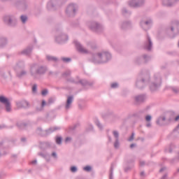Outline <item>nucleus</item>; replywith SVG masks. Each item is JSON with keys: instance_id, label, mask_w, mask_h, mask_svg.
<instances>
[{"instance_id": "1", "label": "nucleus", "mask_w": 179, "mask_h": 179, "mask_svg": "<svg viewBox=\"0 0 179 179\" xmlns=\"http://www.w3.org/2000/svg\"><path fill=\"white\" fill-rule=\"evenodd\" d=\"M0 103L5 104L6 111H10V103H9V101L6 99V97L0 96Z\"/></svg>"}, {"instance_id": "2", "label": "nucleus", "mask_w": 179, "mask_h": 179, "mask_svg": "<svg viewBox=\"0 0 179 179\" xmlns=\"http://www.w3.org/2000/svg\"><path fill=\"white\" fill-rule=\"evenodd\" d=\"M76 47H77V50H78L80 51V52H83V54L87 53V50L86 49L83 48V47H82V45H80V44L77 43Z\"/></svg>"}, {"instance_id": "3", "label": "nucleus", "mask_w": 179, "mask_h": 179, "mask_svg": "<svg viewBox=\"0 0 179 179\" xmlns=\"http://www.w3.org/2000/svg\"><path fill=\"white\" fill-rule=\"evenodd\" d=\"M102 58L103 59V62H106L108 59V58H111V55L109 53L103 52L102 53Z\"/></svg>"}, {"instance_id": "4", "label": "nucleus", "mask_w": 179, "mask_h": 179, "mask_svg": "<svg viewBox=\"0 0 179 179\" xmlns=\"http://www.w3.org/2000/svg\"><path fill=\"white\" fill-rule=\"evenodd\" d=\"M72 100H73L72 96H69L68 97L66 108H69L71 104L72 103Z\"/></svg>"}, {"instance_id": "5", "label": "nucleus", "mask_w": 179, "mask_h": 179, "mask_svg": "<svg viewBox=\"0 0 179 179\" xmlns=\"http://www.w3.org/2000/svg\"><path fill=\"white\" fill-rule=\"evenodd\" d=\"M21 104H22V107H24V108H26V107L29 106V103L27 101H22L21 103Z\"/></svg>"}, {"instance_id": "6", "label": "nucleus", "mask_w": 179, "mask_h": 179, "mask_svg": "<svg viewBox=\"0 0 179 179\" xmlns=\"http://www.w3.org/2000/svg\"><path fill=\"white\" fill-rule=\"evenodd\" d=\"M61 142H62V138H61V137L56 138V143L58 145H60Z\"/></svg>"}, {"instance_id": "7", "label": "nucleus", "mask_w": 179, "mask_h": 179, "mask_svg": "<svg viewBox=\"0 0 179 179\" xmlns=\"http://www.w3.org/2000/svg\"><path fill=\"white\" fill-rule=\"evenodd\" d=\"M21 20H22V23H24L27 20V17L22 15Z\"/></svg>"}, {"instance_id": "8", "label": "nucleus", "mask_w": 179, "mask_h": 179, "mask_svg": "<svg viewBox=\"0 0 179 179\" xmlns=\"http://www.w3.org/2000/svg\"><path fill=\"white\" fill-rule=\"evenodd\" d=\"M83 169H84L85 171H90V170H92V167L87 166L84 167Z\"/></svg>"}, {"instance_id": "9", "label": "nucleus", "mask_w": 179, "mask_h": 179, "mask_svg": "<svg viewBox=\"0 0 179 179\" xmlns=\"http://www.w3.org/2000/svg\"><path fill=\"white\" fill-rule=\"evenodd\" d=\"M47 93H48V91H47V90H43L42 91V96H45V94H47Z\"/></svg>"}, {"instance_id": "10", "label": "nucleus", "mask_w": 179, "mask_h": 179, "mask_svg": "<svg viewBox=\"0 0 179 179\" xmlns=\"http://www.w3.org/2000/svg\"><path fill=\"white\" fill-rule=\"evenodd\" d=\"M77 169L76 166H72L71 168V171H72V173H75V171H76Z\"/></svg>"}, {"instance_id": "11", "label": "nucleus", "mask_w": 179, "mask_h": 179, "mask_svg": "<svg viewBox=\"0 0 179 179\" xmlns=\"http://www.w3.org/2000/svg\"><path fill=\"white\" fill-rule=\"evenodd\" d=\"M149 41V47L147 48V50H150L152 47V42L150 41V39H148Z\"/></svg>"}, {"instance_id": "12", "label": "nucleus", "mask_w": 179, "mask_h": 179, "mask_svg": "<svg viewBox=\"0 0 179 179\" xmlns=\"http://www.w3.org/2000/svg\"><path fill=\"white\" fill-rule=\"evenodd\" d=\"M145 120H146V121H150V120H152V116H150V115H147V116L145 117Z\"/></svg>"}, {"instance_id": "13", "label": "nucleus", "mask_w": 179, "mask_h": 179, "mask_svg": "<svg viewBox=\"0 0 179 179\" xmlns=\"http://www.w3.org/2000/svg\"><path fill=\"white\" fill-rule=\"evenodd\" d=\"M62 60L64 61V62H69V61H71V59L70 58H63Z\"/></svg>"}, {"instance_id": "14", "label": "nucleus", "mask_w": 179, "mask_h": 179, "mask_svg": "<svg viewBox=\"0 0 179 179\" xmlns=\"http://www.w3.org/2000/svg\"><path fill=\"white\" fill-rule=\"evenodd\" d=\"M36 90H37V86L36 85H34L33 87H32V92H36Z\"/></svg>"}, {"instance_id": "15", "label": "nucleus", "mask_w": 179, "mask_h": 179, "mask_svg": "<svg viewBox=\"0 0 179 179\" xmlns=\"http://www.w3.org/2000/svg\"><path fill=\"white\" fill-rule=\"evenodd\" d=\"M134 136H135V134H132L131 136L129 138V141H134Z\"/></svg>"}, {"instance_id": "16", "label": "nucleus", "mask_w": 179, "mask_h": 179, "mask_svg": "<svg viewBox=\"0 0 179 179\" xmlns=\"http://www.w3.org/2000/svg\"><path fill=\"white\" fill-rule=\"evenodd\" d=\"M48 58V59H52V60H53V61H55L57 59H55V57H47Z\"/></svg>"}, {"instance_id": "17", "label": "nucleus", "mask_w": 179, "mask_h": 179, "mask_svg": "<svg viewBox=\"0 0 179 179\" xmlns=\"http://www.w3.org/2000/svg\"><path fill=\"white\" fill-rule=\"evenodd\" d=\"M118 86V84H117V83H113L112 85H111V87H117Z\"/></svg>"}, {"instance_id": "18", "label": "nucleus", "mask_w": 179, "mask_h": 179, "mask_svg": "<svg viewBox=\"0 0 179 179\" xmlns=\"http://www.w3.org/2000/svg\"><path fill=\"white\" fill-rule=\"evenodd\" d=\"M113 135H114V136H115V138H118V132L113 131Z\"/></svg>"}, {"instance_id": "19", "label": "nucleus", "mask_w": 179, "mask_h": 179, "mask_svg": "<svg viewBox=\"0 0 179 179\" xmlns=\"http://www.w3.org/2000/svg\"><path fill=\"white\" fill-rule=\"evenodd\" d=\"M71 138L67 137V138H66V143H68V142H71Z\"/></svg>"}, {"instance_id": "20", "label": "nucleus", "mask_w": 179, "mask_h": 179, "mask_svg": "<svg viewBox=\"0 0 179 179\" xmlns=\"http://www.w3.org/2000/svg\"><path fill=\"white\" fill-rule=\"evenodd\" d=\"M45 106V101H42V107H44Z\"/></svg>"}, {"instance_id": "21", "label": "nucleus", "mask_w": 179, "mask_h": 179, "mask_svg": "<svg viewBox=\"0 0 179 179\" xmlns=\"http://www.w3.org/2000/svg\"><path fill=\"white\" fill-rule=\"evenodd\" d=\"M52 156H53V157H57V153L53 152V153L52 154Z\"/></svg>"}, {"instance_id": "22", "label": "nucleus", "mask_w": 179, "mask_h": 179, "mask_svg": "<svg viewBox=\"0 0 179 179\" xmlns=\"http://www.w3.org/2000/svg\"><path fill=\"white\" fill-rule=\"evenodd\" d=\"M179 120V115H178L176 118H175V121H178Z\"/></svg>"}, {"instance_id": "23", "label": "nucleus", "mask_w": 179, "mask_h": 179, "mask_svg": "<svg viewBox=\"0 0 179 179\" xmlns=\"http://www.w3.org/2000/svg\"><path fill=\"white\" fill-rule=\"evenodd\" d=\"M139 99H141V96L137 97V98H136V101H139Z\"/></svg>"}, {"instance_id": "24", "label": "nucleus", "mask_w": 179, "mask_h": 179, "mask_svg": "<svg viewBox=\"0 0 179 179\" xmlns=\"http://www.w3.org/2000/svg\"><path fill=\"white\" fill-rule=\"evenodd\" d=\"M36 163H37V161H33V162H32V164H36Z\"/></svg>"}, {"instance_id": "25", "label": "nucleus", "mask_w": 179, "mask_h": 179, "mask_svg": "<svg viewBox=\"0 0 179 179\" xmlns=\"http://www.w3.org/2000/svg\"><path fill=\"white\" fill-rule=\"evenodd\" d=\"M134 146H135L134 144H131V145H130V148H134Z\"/></svg>"}, {"instance_id": "26", "label": "nucleus", "mask_w": 179, "mask_h": 179, "mask_svg": "<svg viewBox=\"0 0 179 179\" xmlns=\"http://www.w3.org/2000/svg\"><path fill=\"white\" fill-rule=\"evenodd\" d=\"M117 145H118V143H115V147L117 148Z\"/></svg>"}, {"instance_id": "27", "label": "nucleus", "mask_w": 179, "mask_h": 179, "mask_svg": "<svg viewBox=\"0 0 179 179\" xmlns=\"http://www.w3.org/2000/svg\"><path fill=\"white\" fill-rule=\"evenodd\" d=\"M98 57H101V54H98Z\"/></svg>"}, {"instance_id": "28", "label": "nucleus", "mask_w": 179, "mask_h": 179, "mask_svg": "<svg viewBox=\"0 0 179 179\" xmlns=\"http://www.w3.org/2000/svg\"><path fill=\"white\" fill-rule=\"evenodd\" d=\"M147 127H150V124H147Z\"/></svg>"}, {"instance_id": "29", "label": "nucleus", "mask_w": 179, "mask_h": 179, "mask_svg": "<svg viewBox=\"0 0 179 179\" xmlns=\"http://www.w3.org/2000/svg\"><path fill=\"white\" fill-rule=\"evenodd\" d=\"M141 176H143V173L142 172V173H141Z\"/></svg>"}, {"instance_id": "30", "label": "nucleus", "mask_w": 179, "mask_h": 179, "mask_svg": "<svg viewBox=\"0 0 179 179\" xmlns=\"http://www.w3.org/2000/svg\"><path fill=\"white\" fill-rule=\"evenodd\" d=\"M136 1H138V0H136Z\"/></svg>"}]
</instances>
